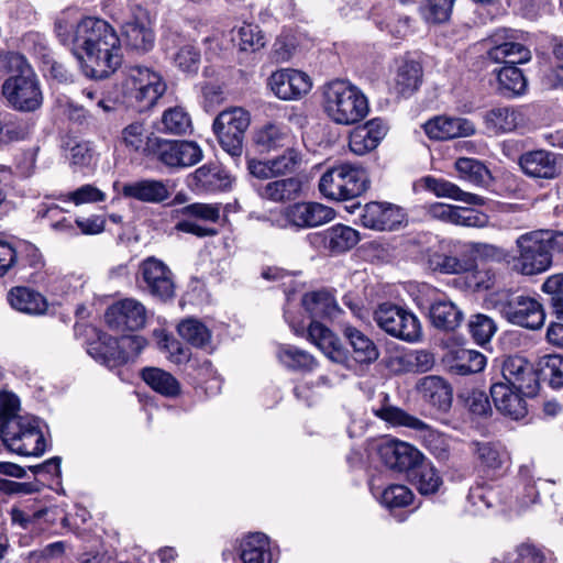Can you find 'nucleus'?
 Returning a JSON list of instances; mask_svg holds the SVG:
<instances>
[{"label": "nucleus", "mask_w": 563, "mask_h": 563, "mask_svg": "<svg viewBox=\"0 0 563 563\" xmlns=\"http://www.w3.org/2000/svg\"><path fill=\"white\" fill-rule=\"evenodd\" d=\"M55 32L88 78H108L122 64L120 37L103 19L87 16L74 23L63 14L55 23Z\"/></svg>", "instance_id": "obj_1"}, {"label": "nucleus", "mask_w": 563, "mask_h": 563, "mask_svg": "<svg viewBox=\"0 0 563 563\" xmlns=\"http://www.w3.org/2000/svg\"><path fill=\"white\" fill-rule=\"evenodd\" d=\"M516 254L509 264L523 276H534L552 266V254L563 253V232L533 230L519 235L515 241Z\"/></svg>", "instance_id": "obj_2"}, {"label": "nucleus", "mask_w": 563, "mask_h": 563, "mask_svg": "<svg viewBox=\"0 0 563 563\" xmlns=\"http://www.w3.org/2000/svg\"><path fill=\"white\" fill-rule=\"evenodd\" d=\"M2 64L15 75L4 80L2 93L8 103L22 112L35 111L42 106L43 96L38 79L25 57L9 52L0 56Z\"/></svg>", "instance_id": "obj_3"}, {"label": "nucleus", "mask_w": 563, "mask_h": 563, "mask_svg": "<svg viewBox=\"0 0 563 563\" xmlns=\"http://www.w3.org/2000/svg\"><path fill=\"white\" fill-rule=\"evenodd\" d=\"M322 104L328 117L338 124L360 122L368 113V101L360 88L347 80L335 79L322 87Z\"/></svg>", "instance_id": "obj_4"}, {"label": "nucleus", "mask_w": 563, "mask_h": 563, "mask_svg": "<svg viewBox=\"0 0 563 563\" xmlns=\"http://www.w3.org/2000/svg\"><path fill=\"white\" fill-rule=\"evenodd\" d=\"M0 437L3 445L18 455L40 456L46 449L41 420L31 415L3 420Z\"/></svg>", "instance_id": "obj_5"}, {"label": "nucleus", "mask_w": 563, "mask_h": 563, "mask_svg": "<svg viewBox=\"0 0 563 563\" xmlns=\"http://www.w3.org/2000/svg\"><path fill=\"white\" fill-rule=\"evenodd\" d=\"M368 185V175L362 165L342 163L322 174L319 191L331 200H351L363 195Z\"/></svg>", "instance_id": "obj_6"}, {"label": "nucleus", "mask_w": 563, "mask_h": 563, "mask_svg": "<svg viewBox=\"0 0 563 563\" xmlns=\"http://www.w3.org/2000/svg\"><path fill=\"white\" fill-rule=\"evenodd\" d=\"M375 415L395 427H406L415 430L423 446L438 460L444 461L449 457V439L419 418L395 406L382 407L375 411Z\"/></svg>", "instance_id": "obj_7"}, {"label": "nucleus", "mask_w": 563, "mask_h": 563, "mask_svg": "<svg viewBox=\"0 0 563 563\" xmlns=\"http://www.w3.org/2000/svg\"><path fill=\"white\" fill-rule=\"evenodd\" d=\"M335 218V211L316 201H300L283 208L272 222L279 229L305 230L323 225Z\"/></svg>", "instance_id": "obj_8"}, {"label": "nucleus", "mask_w": 563, "mask_h": 563, "mask_svg": "<svg viewBox=\"0 0 563 563\" xmlns=\"http://www.w3.org/2000/svg\"><path fill=\"white\" fill-rule=\"evenodd\" d=\"M250 113L240 107L223 110L214 119L212 129L221 147L232 157H241L244 134L250 126Z\"/></svg>", "instance_id": "obj_9"}, {"label": "nucleus", "mask_w": 563, "mask_h": 563, "mask_svg": "<svg viewBox=\"0 0 563 563\" xmlns=\"http://www.w3.org/2000/svg\"><path fill=\"white\" fill-rule=\"evenodd\" d=\"M374 320L384 332L405 342H416L422 335L417 316L397 305H379L374 311Z\"/></svg>", "instance_id": "obj_10"}, {"label": "nucleus", "mask_w": 563, "mask_h": 563, "mask_svg": "<svg viewBox=\"0 0 563 563\" xmlns=\"http://www.w3.org/2000/svg\"><path fill=\"white\" fill-rule=\"evenodd\" d=\"M124 88L143 108H150L164 95L166 84L161 74L145 66L133 65L125 69Z\"/></svg>", "instance_id": "obj_11"}, {"label": "nucleus", "mask_w": 563, "mask_h": 563, "mask_svg": "<svg viewBox=\"0 0 563 563\" xmlns=\"http://www.w3.org/2000/svg\"><path fill=\"white\" fill-rule=\"evenodd\" d=\"M490 41L492 47L487 55L494 63L519 65L531 59V51L526 43V35L521 31L501 29L492 35Z\"/></svg>", "instance_id": "obj_12"}, {"label": "nucleus", "mask_w": 563, "mask_h": 563, "mask_svg": "<svg viewBox=\"0 0 563 563\" xmlns=\"http://www.w3.org/2000/svg\"><path fill=\"white\" fill-rule=\"evenodd\" d=\"M148 148L153 153L152 159L170 168L190 167L202 159V150L192 141L158 137V140L151 141Z\"/></svg>", "instance_id": "obj_13"}, {"label": "nucleus", "mask_w": 563, "mask_h": 563, "mask_svg": "<svg viewBox=\"0 0 563 563\" xmlns=\"http://www.w3.org/2000/svg\"><path fill=\"white\" fill-rule=\"evenodd\" d=\"M496 309L510 323L537 330L540 329L545 321V312L542 303L534 297L519 295L498 301Z\"/></svg>", "instance_id": "obj_14"}, {"label": "nucleus", "mask_w": 563, "mask_h": 563, "mask_svg": "<svg viewBox=\"0 0 563 563\" xmlns=\"http://www.w3.org/2000/svg\"><path fill=\"white\" fill-rule=\"evenodd\" d=\"M139 283L143 290L161 300H167L175 294L174 275L170 268L154 256H148L141 262Z\"/></svg>", "instance_id": "obj_15"}, {"label": "nucleus", "mask_w": 563, "mask_h": 563, "mask_svg": "<svg viewBox=\"0 0 563 563\" xmlns=\"http://www.w3.org/2000/svg\"><path fill=\"white\" fill-rule=\"evenodd\" d=\"M499 383H507L526 396H534L539 388L538 376L533 365L522 356H508L501 363Z\"/></svg>", "instance_id": "obj_16"}, {"label": "nucleus", "mask_w": 563, "mask_h": 563, "mask_svg": "<svg viewBox=\"0 0 563 563\" xmlns=\"http://www.w3.org/2000/svg\"><path fill=\"white\" fill-rule=\"evenodd\" d=\"M110 328L117 331H135L146 322V309L133 298L122 299L110 306L104 314Z\"/></svg>", "instance_id": "obj_17"}, {"label": "nucleus", "mask_w": 563, "mask_h": 563, "mask_svg": "<svg viewBox=\"0 0 563 563\" xmlns=\"http://www.w3.org/2000/svg\"><path fill=\"white\" fill-rule=\"evenodd\" d=\"M273 93L282 100H297L311 89L310 77L299 70L283 68L274 71L268 78Z\"/></svg>", "instance_id": "obj_18"}, {"label": "nucleus", "mask_w": 563, "mask_h": 563, "mask_svg": "<svg viewBox=\"0 0 563 563\" xmlns=\"http://www.w3.org/2000/svg\"><path fill=\"white\" fill-rule=\"evenodd\" d=\"M405 218V212L396 205L371 201L364 206L360 221L371 230L391 231L401 225Z\"/></svg>", "instance_id": "obj_19"}, {"label": "nucleus", "mask_w": 563, "mask_h": 563, "mask_svg": "<svg viewBox=\"0 0 563 563\" xmlns=\"http://www.w3.org/2000/svg\"><path fill=\"white\" fill-rule=\"evenodd\" d=\"M122 35L126 45L140 52L153 48L155 35L147 10L136 7L132 18L122 25Z\"/></svg>", "instance_id": "obj_20"}, {"label": "nucleus", "mask_w": 563, "mask_h": 563, "mask_svg": "<svg viewBox=\"0 0 563 563\" xmlns=\"http://www.w3.org/2000/svg\"><path fill=\"white\" fill-rule=\"evenodd\" d=\"M311 246L339 254L354 247L360 241L358 232L344 224H335L327 230L311 233L308 236Z\"/></svg>", "instance_id": "obj_21"}, {"label": "nucleus", "mask_w": 563, "mask_h": 563, "mask_svg": "<svg viewBox=\"0 0 563 563\" xmlns=\"http://www.w3.org/2000/svg\"><path fill=\"white\" fill-rule=\"evenodd\" d=\"M378 454L386 466L408 471L422 462V453L413 445L396 439H388L378 446Z\"/></svg>", "instance_id": "obj_22"}, {"label": "nucleus", "mask_w": 563, "mask_h": 563, "mask_svg": "<svg viewBox=\"0 0 563 563\" xmlns=\"http://www.w3.org/2000/svg\"><path fill=\"white\" fill-rule=\"evenodd\" d=\"M519 166L531 178L554 179L560 174L558 155L547 150H534L521 154Z\"/></svg>", "instance_id": "obj_23"}, {"label": "nucleus", "mask_w": 563, "mask_h": 563, "mask_svg": "<svg viewBox=\"0 0 563 563\" xmlns=\"http://www.w3.org/2000/svg\"><path fill=\"white\" fill-rule=\"evenodd\" d=\"M387 133L386 124L378 118L356 126L349 137V147L356 155L375 150Z\"/></svg>", "instance_id": "obj_24"}, {"label": "nucleus", "mask_w": 563, "mask_h": 563, "mask_svg": "<svg viewBox=\"0 0 563 563\" xmlns=\"http://www.w3.org/2000/svg\"><path fill=\"white\" fill-rule=\"evenodd\" d=\"M490 396L497 410L503 415L515 420H519L527 415L525 400L527 396L507 383H494L490 386Z\"/></svg>", "instance_id": "obj_25"}, {"label": "nucleus", "mask_w": 563, "mask_h": 563, "mask_svg": "<svg viewBox=\"0 0 563 563\" xmlns=\"http://www.w3.org/2000/svg\"><path fill=\"white\" fill-rule=\"evenodd\" d=\"M424 132L433 140H449L473 135L475 125L464 118L437 117L424 124Z\"/></svg>", "instance_id": "obj_26"}, {"label": "nucleus", "mask_w": 563, "mask_h": 563, "mask_svg": "<svg viewBox=\"0 0 563 563\" xmlns=\"http://www.w3.org/2000/svg\"><path fill=\"white\" fill-rule=\"evenodd\" d=\"M308 338L328 358L338 364H345L347 355L335 334L318 321H311Z\"/></svg>", "instance_id": "obj_27"}, {"label": "nucleus", "mask_w": 563, "mask_h": 563, "mask_svg": "<svg viewBox=\"0 0 563 563\" xmlns=\"http://www.w3.org/2000/svg\"><path fill=\"white\" fill-rule=\"evenodd\" d=\"M417 390L422 399L438 409L445 412L452 405V389L440 376H426L417 384Z\"/></svg>", "instance_id": "obj_28"}, {"label": "nucleus", "mask_w": 563, "mask_h": 563, "mask_svg": "<svg viewBox=\"0 0 563 563\" xmlns=\"http://www.w3.org/2000/svg\"><path fill=\"white\" fill-rule=\"evenodd\" d=\"M302 189V183L297 177L276 179L257 187L256 191L263 199L273 202H287L297 199Z\"/></svg>", "instance_id": "obj_29"}, {"label": "nucleus", "mask_w": 563, "mask_h": 563, "mask_svg": "<svg viewBox=\"0 0 563 563\" xmlns=\"http://www.w3.org/2000/svg\"><path fill=\"white\" fill-rule=\"evenodd\" d=\"M122 194L144 202L159 203L169 197L167 185L163 180L142 179L123 186Z\"/></svg>", "instance_id": "obj_30"}, {"label": "nucleus", "mask_w": 563, "mask_h": 563, "mask_svg": "<svg viewBox=\"0 0 563 563\" xmlns=\"http://www.w3.org/2000/svg\"><path fill=\"white\" fill-rule=\"evenodd\" d=\"M522 121L521 113L509 106L494 107L484 115L486 129L495 134L512 132Z\"/></svg>", "instance_id": "obj_31"}, {"label": "nucleus", "mask_w": 563, "mask_h": 563, "mask_svg": "<svg viewBox=\"0 0 563 563\" xmlns=\"http://www.w3.org/2000/svg\"><path fill=\"white\" fill-rule=\"evenodd\" d=\"M421 181L426 189L438 197H446L473 206H483L485 203L483 197L464 191L457 185L443 178L427 176Z\"/></svg>", "instance_id": "obj_32"}, {"label": "nucleus", "mask_w": 563, "mask_h": 563, "mask_svg": "<svg viewBox=\"0 0 563 563\" xmlns=\"http://www.w3.org/2000/svg\"><path fill=\"white\" fill-rule=\"evenodd\" d=\"M446 363L451 373L468 375L483 371L486 357L478 351L460 347L450 352Z\"/></svg>", "instance_id": "obj_33"}, {"label": "nucleus", "mask_w": 563, "mask_h": 563, "mask_svg": "<svg viewBox=\"0 0 563 563\" xmlns=\"http://www.w3.org/2000/svg\"><path fill=\"white\" fill-rule=\"evenodd\" d=\"M241 559L244 563H273L267 536L261 532L246 536L241 542Z\"/></svg>", "instance_id": "obj_34"}, {"label": "nucleus", "mask_w": 563, "mask_h": 563, "mask_svg": "<svg viewBox=\"0 0 563 563\" xmlns=\"http://www.w3.org/2000/svg\"><path fill=\"white\" fill-rule=\"evenodd\" d=\"M11 307L29 314H42L47 309L45 298L37 291L27 287H15L8 294Z\"/></svg>", "instance_id": "obj_35"}, {"label": "nucleus", "mask_w": 563, "mask_h": 563, "mask_svg": "<svg viewBox=\"0 0 563 563\" xmlns=\"http://www.w3.org/2000/svg\"><path fill=\"white\" fill-rule=\"evenodd\" d=\"M471 448L476 462L485 471L499 470L507 462V452L499 443L474 441Z\"/></svg>", "instance_id": "obj_36"}, {"label": "nucleus", "mask_w": 563, "mask_h": 563, "mask_svg": "<svg viewBox=\"0 0 563 563\" xmlns=\"http://www.w3.org/2000/svg\"><path fill=\"white\" fill-rule=\"evenodd\" d=\"M421 81V65L415 60H405L397 68L394 89L398 95L408 97L418 90Z\"/></svg>", "instance_id": "obj_37"}, {"label": "nucleus", "mask_w": 563, "mask_h": 563, "mask_svg": "<svg viewBox=\"0 0 563 563\" xmlns=\"http://www.w3.org/2000/svg\"><path fill=\"white\" fill-rule=\"evenodd\" d=\"M196 186L206 191L225 190L231 187V176L218 165H203L195 170Z\"/></svg>", "instance_id": "obj_38"}, {"label": "nucleus", "mask_w": 563, "mask_h": 563, "mask_svg": "<svg viewBox=\"0 0 563 563\" xmlns=\"http://www.w3.org/2000/svg\"><path fill=\"white\" fill-rule=\"evenodd\" d=\"M344 335L353 350V357L357 363L369 364L378 358L379 352L377 346L363 332L347 325L344 328Z\"/></svg>", "instance_id": "obj_39"}, {"label": "nucleus", "mask_w": 563, "mask_h": 563, "mask_svg": "<svg viewBox=\"0 0 563 563\" xmlns=\"http://www.w3.org/2000/svg\"><path fill=\"white\" fill-rule=\"evenodd\" d=\"M88 353L110 368L125 364L121 352L120 339L118 340L106 334L100 336L97 343L89 346Z\"/></svg>", "instance_id": "obj_40"}, {"label": "nucleus", "mask_w": 563, "mask_h": 563, "mask_svg": "<svg viewBox=\"0 0 563 563\" xmlns=\"http://www.w3.org/2000/svg\"><path fill=\"white\" fill-rule=\"evenodd\" d=\"M301 303L310 318H333L339 312V307L332 295L324 290L306 294Z\"/></svg>", "instance_id": "obj_41"}, {"label": "nucleus", "mask_w": 563, "mask_h": 563, "mask_svg": "<svg viewBox=\"0 0 563 563\" xmlns=\"http://www.w3.org/2000/svg\"><path fill=\"white\" fill-rule=\"evenodd\" d=\"M427 264L430 269L441 274H462L474 266V260L470 257L459 258L439 251L428 254Z\"/></svg>", "instance_id": "obj_42"}, {"label": "nucleus", "mask_w": 563, "mask_h": 563, "mask_svg": "<svg viewBox=\"0 0 563 563\" xmlns=\"http://www.w3.org/2000/svg\"><path fill=\"white\" fill-rule=\"evenodd\" d=\"M141 376L153 390L165 397H176L180 393L178 380L164 369L146 367L142 371Z\"/></svg>", "instance_id": "obj_43"}, {"label": "nucleus", "mask_w": 563, "mask_h": 563, "mask_svg": "<svg viewBox=\"0 0 563 563\" xmlns=\"http://www.w3.org/2000/svg\"><path fill=\"white\" fill-rule=\"evenodd\" d=\"M462 318V311L452 301L438 300L430 307L431 322L438 329L452 331L460 325Z\"/></svg>", "instance_id": "obj_44"}, {"label": "nucleus", "mask_w": 563, "mask_h": 563, "mask_svg": "<svg viewBox=\"0 0 563 563\" xmlns=\"http://www.w3.org/2000/svg\"><path fill=\"white\" fill-rule=\"evenodd\" d=\"M410 471L411 484L421 495L435 494L442 485V478L431 463L420 462Z\"/></svg>", "instance_id": "obj_45"}, {"label": "nucleus", "mask_w": 563, "mask_h": 563, "mask_svg": "<svg viewBox=\"0 0 563 563\" xmlns=\"http://www.w3.org/2000/svg\"><path fill=\"white\" fill-rule=\"evenodd\" d=\"M154 133H147L142 122H133L122 131V140L126 147L152 158L153 153L148 148L151 141L158 140Z\"/></svg>", "instance_id": "obj_46"}, {"label": "nucleus", "mask_w": 563, "mask_h": 563, "mask_svg": "<svg viewBox=\"0 0 563 563\" xmlns=\"http://www.w3.org/2000/svg\"><path fill=\"white\" fill-rule=\"evenodd\" d=\"M254 140L262 148L275 151L289 143L290 134L286 126L268 123L256 131Z\"/></svg>", "instance_id": "obj_47"}, {"label": "nucleus", "mask_w": 563, "mask_h": 563, "mask_svg": "<svg viewBox=\"0 0 563 563\" xmlns=\"http://www.w3.org/2000/svg\"><path fill=\"white\" fill-rule=\"evenodd\" d=\"M455 169L461 179L475 186H484L490 180V172L475 158L461 157L455 162Z\"/></svg>", "instance_id": "obj_48"}, {"label": "nucleus", "mask_w": 563, "mask_h": 563, "mask_svg": "<svg viewBox=\"0 0 563 563\" xmlns=\"http://www.w3.org/2000/svg\"><path fill=\"white\" fill-rule=\"evenodd\" d=\"M158 129L163 133L186 134L191 129L190 115L183 107H172L163 112Z\"/></svg>", "instance_id": "obj_49"}, {"label": "nucleus", "mask_w": 563, "mask_h": 563, "mask_svg": "<svg viewBox=\"0 0 563 563\" xmlns=\"http://www.w3.org/2000/svg\"><path fill=\"white\" fill-rule=\"evenodd\" d=\"M277 356L285 366L292 369L311 371L316 366L312 355L292 345H282Z\"/></svg>", "instance_id": "obj_50"}, {"label": "nucleus", "mask_w": 563, "mask_h": 563, "mask_svg": "<svg viewBox=\"0 0 563 563\" xmlns=\"http://www.w3.org/2000/svg\"><path fill=\"white\" fill-rule=\"evenodd\" d=\"M179 335L197 347L206 346L211 339L210 331L198 320L187 319L178 325Z\"/></svg>", "instance_id": "obj_51"}, {"label": "nucleus", "mask_w": 563, "mask_h": 563, "mask_svg": "<svg viewBox=\"0 0 563 563\" xmlns=\"http://www.w3.org/2000/svg\"><path fill=\"white\" fill-rule=\"evenodd\" d=\"M500 89L514 95H521L527 87L526 78L517 65H505L497 73Z\"/></svg>", "instance_id": "obj_52"}, {"label": "nucleus", "mask_w": 563, "mask_h": 563, "mask_svg": "<svg viewBox=\"0 0 563 563\" xmlns=\"http://www.w3.org/2000/svg\"><path fill=\"white\" fill-rule=\"evenodd\" d=\"M412 492L407 486L400 484L387 486L379 497L380 504L390 510L407 507L412 503Z\"/></svg>", "instance_id": "obj_53"}, {"label": "nucleus", "mask_w": 563, "mask_h": 563, "mask_svg": "<svg viewBox=\"0 0 563 563\" xmlns=\"http://www.w3.org/2000/svg\"><path fill=\"white\" fill-rule=\"evenodd\" d=\"M301 152L295 147H288L278 156L271 158V165L276 177L295 173L301 165Z\"/></svg>", "instance_id": "obj_54"}, {"label": "nucleus", "mask_w": 563, "mask_h": 563, "mask_svg": "<svg viewBox=\"0 0 563 563\" xmlns=\"http://www.w3.org/2000/svg\"><path fill=\"white\" fill-rule=\"evenodd\" d=\"M175 66L187 74H195L199 69L200 52L187 43L179 47L173 57Z\"/></svg>", "instance_id": "obj_55"}, {"label": "nucleus", "mask_w": 563, "mask_h": 563, "mask_svg": "<svg viewBox=\"0 0 563 563\" xmlns=\"http://www.w3.org/2000/svg\"><path fill=\"white\" fill-rule=\"evenodd\" d=\"M455 0H424L422 14L430 23H443L451 16Z\"/></svg>", "instance_id": "obj_56"}, {"label": "nucleus", "mask_w": 563, "mask_h": 563, "mask_svg": "<svg viewBox=\"0 0 563 563\" xmlns=\"http://www.w3.org/2000/svg\"><path fill=\"white\" fill-rule=\"evenodd\" d=\"M238 45L241 51L255 52L264 47L265 38L257 25L244 24L238 30Z\"/></svg>", "instance_id": "obj_57"}, {"label": "nucleus", "mask_w": 563, "mask_h": 563, "mask_svg": "<svg viewBox=\"0 0 563 563\" xmlns=\"http://www.w3.org/2000/svg\"><path fill=\"white\" fill-rule=\"evenodd\" d=\"M468 329L472 338L478 344H484L492 339V336L496 332L497 327L492 318L485 314H476L473 316L472 319L470 320Z\"/></svg>", "instance_id": "obj_58"}, {"label": "nucleus", "mask_w": 563, "mask_h": 563, "mask_svg": "<svg viewBox=\"0 0 563 563\" xmlns=\"http://www.w3.org/2000/svg\"><path fill=\"white\" fill-rule=\"evenodd\" d=\"M541 373L551 387H563V356L559 354L544 356Z\"/></svg>", "instance_id": "obj_59"}, {"label": "nucleus", "mask_w": 563, "mask_h": 563, "mask_svg": "<svg viewBox=\"0 0 563 563\" xmlns=\"http://www.w3.org/2000/svg\"><path fill=\"white\" fill-rule=\"evenodd\" d=\"M407 371L415 373H426L432 369L435 360L434 355L426 350H417L406 353L401 357Z\"/></svg>", "instance_id": "obj_60"}, {"label": "nucleus", "mask_w": 563, "mask_h": 563, "mask_svg": "<svg viewBox=\"0 0 563 563\" xmlns=\"http://www.w3.org/2000/svg\"><path fill=\"white\" fill-rule=\"evenodd\" d=\"M453 224L466 228H486L489 224V217L476 209L457 207Z\"/></svg>", "instance_id": "obj_61"}, {"label": "nucleus", "mask_w": 563, "mask_h": 563, "mask_svg": "<svg viewBox=\"0 0 563 563\" xmlns=\"http://www.w3.org/2000/svg\"><path fill=\"white\" fill-rule=\"evenodd\" d=\"M29 134V126L19 121H0V148L5 145L24 140Z\"/></svg>", "instance_id": "obj_62"}, {"label": "nucleus", "mask_w": 563, "mask_h": 563, "mask_svg": "<svg viewBox=\"0 0 563 563\" xmlns=\"http://www.w3.org/2000/svg\"><path fill=\"white\" fill-rule=\"evenodd\" d=\"M106 195L92 185H84L64 196V201H73L76 206L103 201Z\"/></svg>", "instance_id": "obj_63"}, {"label": "nucleus", "mask_w": 563, "mask_h": 563, "mask_svg": "<svg viewBox=\"0 0 563 563\" xmlns=\"http://www.w3.org/2000/svg\"><path fill=\"white\" fill-rule=\"evenodd\" d=\"M465 407L476 416H486L490 411L487 395L482 390H471L461 395Z\"/></svg>", "instance_id": "obj_64"}]
</instances>
